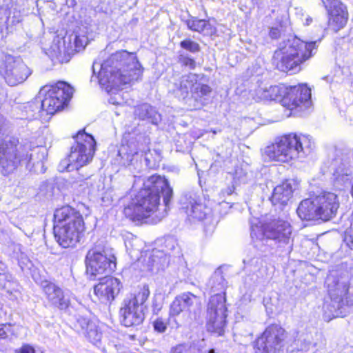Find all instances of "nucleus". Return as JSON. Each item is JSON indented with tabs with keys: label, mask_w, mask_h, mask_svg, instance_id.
<instances>
[{
	"label": "nucleus",
	"mask_w": 353,
	"mask_h": 353,
	"mask_svg": "<svg viewBox=\"0 0 353 353\" xmlns=\"http://www.w3.org/2000/svg\"><path fill=\"white\" fill-rule=\"evenodd\" d=\"M125 150V147H123L119 152V155L121 156L123 161V164L125 166L133 165L135 169H137L139 164L138 161V158L139 157V153L137 152L130 153L124 152Z\"/></svg>",
	"instance_id": "2f4dec72"
},
{
	"label": "nucleus",
	"mask_w": 353,
	"mask_h": 353,
	"mask_svg": "<svg viewBox=\"0 0 353 353\" xmlns=\"http://www.w3.org/2000/svg\"><path fill=\"white\" fill-rule=\"evenodd\" d=\"M212 92L211 88L205 84L195 83L194 93L199 97L208 95Z\"/></svg>",
	"instance_id": "4c0bfd02"
},
{
	"label": "nucleus",
	"mask_w": 353,
	"mask_h": 353,
	"mask_svg": "<svg viewBox=\"0 0 353 353\" xmlns=\"http://www.w3.org/2000/svg\"><path fill=\"white\" fill-rule=\"evenodd\" d=\"M180 46L182 48L193 53L200 50V46L199 43L191 39H185L181 41Z\"/></svg>",
	"instance_id": "c9c22d12"
},
{
	"label": "nucleus",
	"mask_w": 353,
	"mask_h": 353,
	"mask_svg": "<svg viewBox=\"0 0 353 353\" xmlns=\"http://www.w3.org/2000/svg\"><path fill=\"white\" fill-rule=\"evenodd\" d=\"M350 162L346 159L338 157L325 163L321 168L323 175L347 176L351 174Z\"/></svg>",
	"instance_id": "4be33fe9"
},
{
	"label": "nucleus",
	"mask_w": 353,
	"mask_h": 353,
	"mask_svg": "<svg viewBox=\"0 0 353 353\" xmlns=\"http://www.w3.org/2000/svg\"><path fill=\"white\" fill-rule=\"evenodd\" d=\"M314 48L315 42H305L296 37H291L279 43L273 55V64L280 71L294 74L312 56Z\"/></svg>",
	"instance_id": "7ed1b4c3"
},
{
	"label": "nucleus",
	"mask_w": 353,
	"mask_h": 353,
	"mask_svg": "<svg viewBox=\"0 0 353 353\" xmlns=\"http://www.w3.org/2000/svg\"><path fill=\"white\" fill-rule=\"evenodd\" d=\"M9 133L7 124L0 120V168L3 174H12L20 161L28 156V148Z\"/></svg>",
	"instance_id": "423d86ee"
},
{
	"label": "nucleus",
	"mask_w": 353,
	"mask_h": 353,
	"mask_svg": "<svg viewBox=\"0 0 353 353\" xmlns=\"http://www.w3.org/2000/svg\"><path fill=\"white\" fill-rule=\"evenodd\" d=\"M41 287L50 305L60 310H64L68 307L70 300L59 286L52 282L43 281L41 283Z\"/></svg>",
	"instance_id": "6ab92c4d"
},
{
	"label": "nucleus",
	"mask_w": 353,
	"mask_h": 353,
	"mask_svg": "<svg viewBox=\"0 0 353 353\" xmlns=\"http://www.w3.org/2000/svg\"><path fill=\"white\" fill-rule=\"evenodd\" d=\"M0 288L12 294L18 290V283L10 274H0Z\"/></svg>",
	"instance_id": "7c9ffc66"
},
{
	"label": "nucleus",
	"mask_w": 353,
	"mask_h": 353,
	"mask_svg": "<svg viewBox=\"0 0 353 353\" xmlns=\"http://www.w3.org/2000/svg\"><path fill=\"white\" fill-rule=\"evenodd\" d=\"M292 227L283 220H272L264 225L254 218L250 221V236L252 240H272L279 246L290 243L291 240Z\"/></svg>",
	"instance_id": "6e6552de"
},
{
	"label": "nucleus",
	"mask_w": 353,
	"mask_h": 353,
	"mask_svg": "<svg viewBox=\"0 0 353 353\" xmlns=\"http://www.w3.org/2000/svg\"><path fill=\"white\" fill-rule=\"evenodd\" d=\"M310 89L305 85H298L290 88L284 87V92L281 101L283 106L290 110L298 108L303 110L310 106Z\"/></svg>",
	"instance_id": "2eb2a0df"
},
{
	"label": "nucleus",
	"mask_w": 353,
	"mask_h": 353,
	"mask_svg": "<svg viewBox=\"0 0 353 353\" xmlns=\"http://www.w3.org/2000/svg\"><path fill=\"white\" fill-rule=\"evenodd\" d=\"M190 346L183 343L176 345L172 349V353H188Z\"/></svg>",
	"instance_id": "a19ab883"
},
{
	"label": "nucleus",
	"mask_w": 353,
	"mask_h": 353,
	"mask_svg": "<svg viewBox=\"0 0 353 353\" xmlns=\"http://www.w3.org/2000/svg\"><path fill=\"white\" fill-rule=\"evenodd\" d=\"M315 337L316 338V341H312L310 340L311 337L309 335H306L305 337L303 339L300 346V350L307 352L310 350L311 347H316L319 345V342L317 341L321 339L322 336L321 334L316 332Z\"/></svg>",
	"instance_id": "72a5a7b5"
},
{
	"label": "nucleus",
	"mask_w": 353,
	"mask_h": 353,
	"mask_svg": "<svg viewBox=\"0 0 353 353\" xmlns=\"http://www.w3.org/2000/svg\"><path fill=\"white\" fill-rule=\"evenodd\" d=\"M159 118H160V115H159V114H156L154 115V118L152 119V122L153 123H157V122H158V121H159Z\"/></svg>",
	"instance_id": "864d4df0"
},
{
	"label": "nucleus",
	"mask_w": 353,
	"mask_h": 353,
	"mask_svg": "<svg viewBox=\"0 0 353 353\" xmlns=\"http://www.w3.org/2000/svg\"><path fill=\"white\" fill-rule=\"evenodd\" d=\"M152 177H154V176H155V175H152Z\"/></svg>",
	"instance_id": "4d7b16f0"
},
{
	"label": "nucleus",
	"mask_w": 353,
	"mask_h": 353,
	"mask_svg": "<svg viewBox=\"0 0 353 353\" xmlns=\"http://www.w3.org/2000/svg\"><path fill=\"white\" fill-rule=\"evenodd\" d=\"M54 223L55 238L65 248L74 247L85 229L81 214L68 205L55 210Z\"/></svg>",
	"instance_id": "39448f33"
},
{
	"label": "nucleus",
	"mask_w": 353,
	"mask_h": 353,
	"mask_svg": "<svg viewBox=\"0 0 353 353\" xmlns=\"http://www.w3.org/2000/svg\"><path fill=\"white\" fill-rule=\"evenodd\" d=\"M296 213L302 220L319 219L315 196L303 200L296 209Z\"/></svg>",
	"instance_id": "393cba45"
},
{
	"label": "nucleus",
	"mask_w": 353,
	"mask_h": 353,
	"mask_svg": "<svg viewBox=\"0 0 353 353\" xmlns=\"http://www.w3.org/2000/svg\"><path fill=\"white\" fill-rule=\"evenodd\" d=\"M100 67L97 79L101 86L110 94L109 102L113 105H123L124 93L120 92L123 85L137 79L142 72L141 64L133 53L125 50L112 54L104 63L94 62L93 73Z\"/></svg>",
	"instance_id": "f03ea898"
},
{
	"label": "nucleus",
	"mask_w": 353,
	"mask_h": 353,
	"mask_svg": "<svg viewBox=\"0 0 353 353\" xmlns=\"http://www.w3.org/2000/svg\"><path fill=\"white\" fill-rule=\"evenodd\" d=\"M72 94V88L63 81L43 86L39 91L40 97H43L42 110L48 114H54L63 108Z\"/></svg>",
	"instance_id": "9d476101"
},
{
	"label": "nucleus",
	"mask_w": 353,
	"mask_h": 353,
	"mask_svg": "<svg viewBox=\"0 0 353 353\" xmlns=\"http://www.w3.org/2000/svg\"><path fill=\"white\" fill-rule=\"evenodd\" d=\"M76 143L71 147L69 161L74 163L78 170L91 161L95 152L96 141L93 137L84 131H79L76 137Z\"/></svg>",
	"instance_id": "9b49d317"
},
{
	"label": "nucleus",
	"mask_w": 353,
	"mask_h": 353,
	"mask_svg": "<svg viewBox=\"0 0 353 353\" xmlns=\"http://www.w3.org/2000/svg\"><path fill=\"white\" fill-rule=\"evenodd\" d=\"M90 324H93V323L90 322V321L86 318L80 316L77 319L74 326L77 331L83 335L89 328Z\"/></svg>",
	"instance_id": "f704fd0d"
},
{
	"label": "nucleus",
	"mask_w": 353,
	"mask_h": 353,
	"mask_svg": "<svg viewBox=\"0 0 353 353\" xmlns=\"http://www.w3.org/2000/svg\"><path fill=\"white\" fill-rule=\"evenodd\" d=\"M252 265H254L255 268H259L261 266V261L259 259H253L252 260Z\"/></svg>",
	"instance_id": "3c124183"
},
{
	"label": "nucleus",
	"mask_w": 353,
	"mask_h": 353,
	"mask_svg": "<svg viewBox=\"0 0 353 353\" xmlns=\"http://www.w3.org/2000/svg\"><path fill=\"white\" fill-rule=\"evenodd\" d=\"M88 271L93 275L110 274L116 268V257L110 251L90 250L86 255Z\"/></svg>",
	"instance_id": "4468645a"
},
{
	"label": "nucleus",
	"mask_w": 353,
	"mask_h": 353,
	"mask_svg": "<svg viewBox=\"0 0 353 353\" xmlns=\"http://www.w3.org/2000/svg\"><path fill=\"white\" fill-rule=\"evenodd\" d=\"M285 338V331L280 325L268 326L254 342L256 353H279Z\"/></svg>",
	"instance_id": "f8f14e48"
},
{
	"label": "nucleus",
	"mask_w": 353,
	"mask_h": 353,
	"mask_svg": "<svg viewBox=\"0 0 353 353\" xmlns=\"http://www.w3.org/2000/svg\"><path fill=\"white\" fill-rule=\"evenodd\" d=\"M143 187L124 209L127 216L137 219L150 218L156 224L167 215L173 190L166 178H138Z\"/></svg>",
	"instance_id": "f257e3e1"
},
{
	"label": "nucleus",
	"mask_w": 353,
	"mask_h": 353,
	"mask_svg": "<svg viewBox=\"0 0 353 353\" xmlns=\"http://www.w3.org/2000/svg\"><path fill=\"white\" fill-rule=\"evenodd\" d=\"M141 108L147 111L148 117H150L151 112H153V109L147 105H143V106H141Z\"/></svg>",
	"instance_id": "8fccbe9b"
},
{
	"label": "nucleus",
	"mask_w": 353,
	"mask_h": 353,
	"mask_svg": "<svg viewBox=\"0 0 353 353\" xmlns=\"http://www.w3.org/2000/svg\"><path fill=\"white\" fill-rule=\"evenodd\" d=\"M83 335L94 345L97 344L101 341L102 336L101 332L98 330L97 326L94 323L90 325L89 328Z\"/></svg>",
	"instance_id": "473e14b6"
},
{
	"label": "nucleus",
	"mask_w": 353,
	"mask_h": 353,
	"mask_svg": "<svg viewBox=\"0 0 353 353\" xmlns=\"http://www.w3.org/2000/svg\"><path fill=\"white\" fill-rule=\"evenodd\" d=\"M181 201L187 214L193 219L201 221L210 212V210L202 203L201 197L196 193L185 194Z\"/></svg>",
	"instance_id": "a211bd4d"
},
{
	"label": "nucleus",
	"mask_w": 353,
	"mask_h": 353,
	"mask_svg": "<svg viewBox=\"0 0 353 353\" xmlns=\"http://www.w3.org/2000/svg\"><path fill=\"white\" fill-rule=\"evenodd\" d=\"M328 25L334 32H338L343 28L348 19V14L342 15H328Z\"/></svg>",
	"instance_id": "c756f323"
},
{
	"label": "nucleus",
	"mask_w": 353,
	"mask_h": 353,
	"mask_svg": "<svg viewBox=\"0 0 353 353\" xmlns=\"http://www.w3.org/2000/svg\"><path fill=\"white\" fill-rule=\"evenodd\" d=\"M0 74L9 85L15 86L26 81L32 70L21 59L8 56L0 67Z\"/></svg>",
	"instance_id": "ddd939ff"
},
{
	"label": "nucleus",
	"mask_w": 353,
	"mask_h": 353,
	"mask_svg": "<svg viewBox=\"0 0 353 353\" xmlns=\"http://www.w3.org/2000/svg\"><path fill=\"white\" fill-rule=\"evenodd\" d=\"M328 15H342L348 14L347 7L339 0H331L327 3L322 0Z\"/></svg>",
	"instance_id": "c85d7f7f"
},
{
	"label": "nucleus",
	"mask_w": 353,
	"mask_h": 353,
	"mask_svg": "<svg viewBox=\"0 0 353 353\" xmlns=\"http://www.w3.org/2000/svg\"><path fill=\"white\" fill-rule=\"evenodd\" d=\"M196 83V80L194 74H190L187 76H183L180 81L176 94L179 97L185 99L188 95L189 90L194 92Z\"/></svg>",
	"instance_id": "cd10ccee"
},
{
	"label": "nucleus",
	"mask_w": 353,
	"mask_h": 353,
	"mask_svg": "<svg viewBox=\"0 0 353 353\" xmlns=\"http://www.w3.org/2000/svg\"><path fill=\"white\" fill-rule=\"evenodd\" d=\"M212 290L216 294L212 296L207 310V330L210 332L223 334L225 325L226 307L225 298L219 293L225 289V281L220 272H215L212 276Z\"/></svg>",
	"instance_id": "0eeeda50"
},
{
	"label": "nucleus",
	"mask_w": 353,
	"mask_h": 353,
	"mask_svg": "<svg viewBox=\"0 0 353 353\" xmlns=\"http://www.w3.org/2000/svg\"><path fill=\"white\" fill-rule=\"evenodd\" d=\"M269 34L272 39H278L281 36V30L277 28H272Z\"/></svg>",
	"instance_id": "a18cd8bd"
},
{
	"label": "nucleus",
	"mask_w": 353,
	"mask_h": 353,
	"mask_svg": "<svg viewBox=\"0 0 353 353\" xmlns=\"http://www.w3.org/2000/svg\"><path fill=\"white\" fill-rule=\"evenodd\" d=\"M188 28L194 32H203L204 34L212 36L216 34V28L209 22L191 17L185 21Z\"/></svg>",
	"instance_id": "a878e982"
},
{
	"label": "nucleus",
	"mask_w": 353,
	"mask_h": 353,
	"mask_svg": "<svg viewBox=\"0 0 353 353\" xmlns=\"http://www.w3.org/2000/svg\"><path fill=\"white\" fill-rule=\"evenodd\" d=\"M145 155H146V157H145V161H146L147 166H148L149 168H152L153 166H154V164H151L150 163V159H149V158L148 157V154H146Z\"/></svg>",
	"instance_id": "603ef678"
},
{
	"label": "nucleus",
	"mask_w": 353,
	"mask_h": 353,
	"mask_svg": "<svg viewBox=\"0 0 353 353\" xmlns=\"http://www.w3.org/2000/svg\"><path fill=\"white\" fill-rule=\"evenodd\" d=\"M181 62L183 65L188 67L190 69H194L196 65L195 61L188 57H181L180 58Z\"/></svg>",
	"instance_id": "79ce46f5"
},
{
	"label": "nucleus",
	"mask_w": 353,
	"mask_h": 353,
	"mask_svg": "<svg viewBox=\"0 0 353 353\" xmlns=\"http://www.w3.org/2000/svg\"><path fill=\"white\" fill-rule=\"evenodd\" d=\"M236 183H237L236 179L233 178V180L231 183V185H229L225 190H224L223 191V193L226 194L227 195L232 194L236 188L235 186H236Z\"/></svg>",
	"instance_id": "c03bdc74"
},
{
	"label": "nucleus",
	"mask_w": 353,
	"mask_h": 353,
	"mask_svg": "<svg viewBox=\"0 0 353 353\" xmlns=\"http://www.w3.org/2000/svg\"><path fill=\"white\" fill-rule=\"evenodd\" d=\"M312 21V19L311 18H307L306 19V24L307 25H309L310 23V22Z\"/></svg>",
	"instance_id": "5fc2aeb1"
},
{
	"label": "nucleus",
	"mask_w": 353,
	"mask_h": 353,
	"mask_svg": "<svg viewBox=\"0 0 353 353\" xmlns=\"http://www.w3.org/2000/svg\"><path fill=\"white\" fill-rule=\"evenodd\" d=\"M315 198L319 219L327 221L336 216L339 208V201L336 194L323 192Z\"/></svg>",
	"instance_id": "dca6fc26"
},
{
	"label": "nucleus",
	"mask_w": 353,
	"mask_h": 353,
	"mask_svg": "<svg viewBox=\"0 0 353 353\" xmlns=\"http://www.w3.org/2000/svg\"><path fill=\"white\" fill-rule=\"evenodd\" d=\"M11 331V325L10 324L0 325V339H6L8 332Z\"/></svg>",
	"instance_id": "37998d69"
},
{
	"label": "nucleus",
	"mask_w": 353,
	"mask_h": 353,
	"mask_svg": "<svg viewBox=\"0 0 353 353\" xmlns=\"http://www.w3.org/2000/svg\"><path fill=\"white\" fill-rule=\"evenodd\" d=\"M209 353H215V352H214V350H210L209 351Z\"/></svg>",
	"instance_id": "6e6d98bb"
},
{
	"label": "nucleus",
	"mask_w": 353,
	"mask_h": 353,
	"mask_svg": "<svg viewBox=\"0 0 353 353\" xmlns=\"http://www.w3.org/2000/svg\"><path fill=\"white\" fill-rule=\"evenodd\" d=\"M256 96L261 100H277L283 95L284 87L271 85L268 88H259L256 90Z\"/></svg>",
	"instance_id": "bb28decb"
},
{
	"label": "nucleus",
	"mask_w": 353,
	"mask_h": 353,
	"mask_svg": "<svg viewBox=\"0 0 353 353\" xmlns=\"http://www.w3.org/2000/svg\"><path fill=\"white\" fill-rule=\"evenodd\" d=\"M299 182L296 178H288L281 184L276 186L272 196V202L275 205H286L298 189Z\"/></svg>",
	"instance_id": "412c9836"
},
{
	"label": "nucleus",
	"mask_w": 353,
	"mask_h": 353,
	"mask_svg": "<svg viewBox=\"0 0 353 353\" xmlns=\"http://www.w3.org/2000/svg\"><path fill=\"white\" fill-rule=\"evenodd\" d=\"M198 298L190 292L177 296L172 301L170 308V315L178 316L182 312L190 310Z\"/></svg>",
	"instance_id": "5701e85b"
},
{
	"label": "nucleus",
	"mask_w": 353,
	"mask_h": 353,
	"mask_svg": "<svg viewBox=\"0 0 353 353\" xmlns=\"http://www.w3.org/2000/svg\"><path fill=\"white\" fill-rule=\"evenodd\" d=\"M166 247L172 250L175 248V245H176V243L174 239H168L165 241Z\"/></svg>",
	"instance_id": "de8ad7c7"
},
{
	"label": "nucleus",
	"mask_w": 353,
	"mask_h": 353,
	"mask_svg": "<svg viewBox=\"0 0 353 353\" xmlns=\"http://www.w3.org/2000/svg\"><path fill=\"white\" fill-rule=\"evenodd\" d=\"M311 138L305 134L290 133L277 138L264 150V155L269 159L290 163L303 158L310 152Z\"/></svg>",
	"instance_id": "20e7f679"
},
{
	"label": "nucleus",
	"mask_w": 353,
	"mask_h": 353,
	"mask_svg": "<svg viewBox=\"0 0 353 353\" xmlns=\"http://www.w3.org/2000/svg\"><path fill=\"white\" fill-rule=\"evenodd\" d=\"M326 283L327 291L332 301L337 303V307L339 308L344 299L347 298V292L350 288V279L348 276H341L336 278L332 276L327 277Z\"/></svg>",
	"instance_id": "f3484780"
},
{
	"label": "nucleus",
	"mask_w": 353,
	"mask_h": 353,
	"mask_svg": "<svg viewBox=\"0 0 353 353\" xmlns=\"http://www.w3.org/2000/svg\"><path fill=\"white\" fill-rule=\"evenodd\" d=\"M148 285H144L132 298L125 299L120 307L119 316L122 324L125 327L140 325L145 318V304L150 296Z\"/></svg>",
	"instance_id": "1a4fd4ad"
},
{
	"label": "nucleus",
	"mask_w": 353,
	"mask_h": 353,
	"mask_svg": "<svg viewBox=\"0 0 353 353\" xmlns=\"http://www.w3.org/2000/svg\"><path fill=\"white\" fill-rule=\"evenodd\" d=\"M152 307L153 308V312L156 314L161 309V304L157 303V297L153 298Z\"/></svg>",
	"instance_id": "49530a36"
},
{
	"label": "nucleus",
	"mask_w": 353,
	"mask_h": 353,
	"mask_svg": "<svg viewBox=\"0 0 353 353\" xmlns=\"http://www.w3.org/2000/svg\"><path fill=\"white\" fill-rule=\"evenodd\" d=\"M121 288L120 281L114 277H105L94 286V294L102 302L112 301Z\"/></svg>",
	"instance_id": "aec40b11"
},
{
	"label": "nucleus",
	"mask_w": 353,
	"mask_h": 353,
	"mask_svg": "<svg viewBox=\"0 0 353 353\" xmlns=\"http://www.w3.org/2000/svg\"><path fill=\"white\" fill-rule=\"evenodd\" d=\"M74 170H76L75 165L74 164V163H71L69 161V158L68 159H64L61 161L59 165V170L60 172H63L65 170L70 172Z\"/></svg>",
	"instance_id": "ea45409f"
},
{
	"label": "nucleus",
	"mask_w": 353,
	"mask_h": 353,
	"mask_svg": "<svg viewBox=\"0 0 353 353\" xmlns=\"http://www.w3.org/2000/svg\"><path fill=\"white\" fill-rule=\"evenodd\" d=\"M74 46L77 50L83 49L88 43V37L84 34H75L74 39Z\"/></svg>",
	"instance_id": "e433bc0d"
},
{
	"label": "nucleus",
	"mask_w": 353,
	"mask_h": 353,
	"mask_svg": "<svg viewBox=\"0 0 353 353\" xmlns=\"http://www.w3.org/2000/svg\"><path fill=\"white\" fill-rule=\"evenodd\" d=\"M168 323L165 319L157 318L153 322L154 330L159 333H163L167 330Z\"/></svg>",
	"instance_id": "58836bf2"
},
{
	"label": "nucleus",
	"mask_w": 353,
	"mask_h": 353,
	"mask_svg": "<svg viewBox=\"0 0 353 353\" xmlns=\"http://www.w3.org/2000/svg\"><path fill=\"white\" fill-rule=\"evenodd\" d=\"M22 19L20 11L16 6L10 1H4L0 6V26L4 24L14 25Z\"/></svg>",
	"instance_id": "b1692460"
},
{
	"label": "nucleus",
	"mask_w": 353,
	"mask_h": 353,
	"mask_svg": "<svg viewBox=\"0 0 353 353\" xmlns=\"http://www.w3.org/2000/svg\"><path fill=\"white\" fill-rule=\"evenodd\" d=\"M19 353H34V350L30 345H24L21 348Z\"/></svg>",
	"instance_id": "09e8293b"
}]
</instances>
